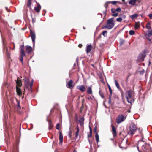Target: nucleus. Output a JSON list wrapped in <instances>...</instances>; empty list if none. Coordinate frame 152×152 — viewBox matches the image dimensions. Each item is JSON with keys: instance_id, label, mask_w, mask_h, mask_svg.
<instances>
[{"instance_id": "nucleus-1", "label": "nucleus", "mask_w": 152, "mask_h": 152, "mask_svg": "<svg viewBox=\"0 0 152 152\" xmlns=\"http://www.w3.org/2000/svg\"><path fill=\"white\" fill-rule=\"evenodd\" d=\"M125 96L128 103L131 104L132 101H134V93L132 90L126 91L125 93Z\"/></svg>"}, {"instance_id": "nucleus-56", "label": "nucleus", "mask_w": 152, "mask_h": 152, "mask_svg": "<svg viewBox=\"0 0 152 152\" xmlns=\"http://www.w3.org/2000/svg\"><path fill=\"white\" fill-rule=\"evenodd\" d=\"M129 77V76H128V77H127V78H126V80H127L128 81V79Z\"/></svg>"}, {"instance_id": "nucleus-49", "label": "nucleus", "mask_w": 152, "mask_h": 152, "mask_svg": "<svg viewBox=\"0 0 152 152\" xmlns=\"http://www.w3.org/2000/svg\"><path fill=\"white\" fill-rule=\"evenodd\" d=\"M148 16L149 17L150 19H152V14H150L148 15Z\"/></svg>"}, {"instance_id": "nucleus-63", "label": "nucleus", "mask_w": 152, "mask_h": 152, "mask_svg": "<svg viewBox=\"0 0 152 152\" xmlns=\"http://www.w3.org/2000/svg\"><path fill=\"white\" fill-rule=\"evenodd\" d=\"M125 1L124 0H123V1Z\"/></svg>"}, {"instance_id": "nucleus-43", "label": "nucleus", "mask_w": 152, "mask_h": 152, "mask_svg": "<svg viewBox=\"0 0 152 152\" xmlns=\"http://www.w3.org/2000/svg\"><path fill=\"white\" fill-rule=\"evenodd\" d=\"M111 96H110V95L109 96V100L108 101V103L109 104H110L111 102Z\"/></svg>"}, {"instance_id": "nucleus-19", "label": "nucleus", "mask_w": 152, "mask_h": 152, "mask_svg": "<svg viewBox=\"0 0 152 152\" xmlns=\"http://www.w3.org/2000/svg\"><path fill=\"white\" fill-rule=\"evenodd\" d=\"M16 91L18 95L19 96H21L22 95V92L21 89L20 88H18L17 86L16 87Z\"/></svg>"}, {"instance_id": "nucleus-25", "label": "nucleus", "mask_w": 152, "mask_h": 152, "mask_svg": "<svg viewBox=\"0 0 152 152\" xmlns=\"http://www.w3.org/2000/svg\"><path fill=\"white\" fill-rule=\"evenodd\" d=\"M77 131L75 132V137L77 138L78 136V133L79 132V129L78 126L77 125L76 127Z\"/></svg>"}, {"instance_id": "nucleus-10", "label": "nucleus", "mask_w": 152, "mask_h": 152, "mask_svg": "<svg viewBox=\"0 0 152 152\" xmlns=\"http://www.w3.org/2000/svg\"><path fill=\"white\" fill-rule=\"evenodd\" d=\"M73 83V81L72 80H71L66 83V86L68 88L72 89L74 87Z\"/></svg>"}, {"instance_id": "nucleus-51", "label": "nucleus", "mask_w": 152, "mask_h": 152, "mask_svg": "<svg viewBox=\"0 0 152 152\" xmlns=\"http://www.w3.org/2000/svg\"><path fill=\"white\" fill-rule=\"evenodd\" d=\"M122 142H121L120 144H119V147L120 148H122L123 147H122L121 146V144H122Z\"/></svg>"}, {"instance_id": "nucleus-32", "label": "nucleus", "mask_w": 152, "mask_h": 152, "mask_svg": "<svg viewBox=\"0 0 152 152\" xmlns=\"http://www.w3.org/2000/svg\"><path fill=\"white\" fill-rule=\"evenodd\" d=\"M99 94L100 95V96L102 98H104V93L102 92L100 90L99 92Z\"/></svg>"}, {"instance_id": "nucleus-24", "label": "nucleus", "mask_w": 152, "mask_h": 152, "mask_svg": "<svg viewBox=\"0 0 152 152\" xmlns=\"http://www.w3.org/2000/svg\"><path fill=\"white\" fill-rule=\"evenodd\" d=\"M84 118L83 117H81L80 119L79 120V122L80 123V125L82 126L84 124Z\"/></svg>"}, {"instance_id": "nucleus-27", "label": "nucleus", "mask_w": 152, "mask_h": 152, "mask_svg": "<svg viewBox=\"0 0 152 152\" xmlns=\"http://www.w3.org/2000/svg\"><path fill=\"white\" fill-rule=\"evenodd\" d=\"M138 16V15L137 14H134L130 16L131 18L133 20L136 18Z\"/></svg>"}, {"instance_id": "nucleus-20", "label": "nucleus", "mask_w": 152, "mask_h": 152, "mask_svg": "<svg viewBox=\"0 0 152 152\" xmlns=\"http://www.w3.org/2000/svg\"><path fill=\"white\" fill-rule=\"evenodd\" d=\"M92 48V46L90 45L87 46L86 48V52L87 53L90 52Z\"/></svg>"}, {"instance_id": "nucleus-57", "label": "nucleus", "mask_w": 152, "mask_h": 152, "mask_svg": "<svg viewBox=\"0 0 152 152\" xmlns=\"http://www.w3.org/2000/svg\"><path fill=\"white\" fill-rule=\"evenodd\" d=\"M6 10L8 12H9V11L8 10H7V7H6Z\"/></svg>"}, {"instance_id": "nucleus-40", "label": "nucleus", "mask_w": 152, "mask_h": 152, "mask_svg": "<svg viewBox=\"0 0 152 152\" xmlns=\"http://www.w3.org/2000/svg\"><path fill=\"white\" fill-rule=\"evenodd\" d=\"M110 2H107L104 4V7L106 9L108 7V3H110Z\"/></svg>"}, {"instance_id": "nucleus-22", "label": "nucleus", "mask_w": 152, "mask_h": 152, "mask_svg": "<svg viewBox=\"0 0 152 152\" xmlns=\"http://www.w3.org/2000/svg\"><path fill=\"white\" fill-rule=\"evenodd\" d=\"M92 86L88 87L87 89V92L88 94H91L92 93Z\"/></svg>"}, {"instance_id": "nucleus-14", "label": "nucleus", "mask_w": 152, "mask_h": 152, "mask_svg": "<svg viewBox=\"0 0 152 152\" xmlns=\"http://www.w3.org/2000/svg\"><path fill=\"white\" fill-rule=\"evenodd\" d=\"M26 51L28 54H29L32 51V48L31 46H26Z\"/></svg>"}, {"instance_id": "nucleus-36", "label": "nucleus", "mask_w": 152, "mask_h": 152, "mask_svg": "<svg viewBox=\"0 0 152 152\" xmlns=\"http://www.w3.org/2000/svg\"><path fill=\"white\" fill-rule=\"evenodd\" d=\"M129 33L130 35H132L134 34V31L133 30H131L129 31Z\"/></svg>"}, {"instance_id": "nucleus-48", "label": "nucleus", "mask_w": 152, "mask_h": 152, "mask_svg": "<svg viewBox=\"0 0 152 152\" xmlns=\"http://www.w3.org/2000/svg\"><path fill=\"white\" fill-rule=\"evenodd\" d=\"M118 2V1H112V2H111V3L113 4V5H115V4L116 3H117Z\"/></svg>"}, {"instance_id": "nucleus-62", "label": "nucleus", "mask_w": 152, "mask_h": 152, "mask_svg": "<svg viewBox=\"0 0 152 152\" xmlns=\"http://www.w3.org/2000/svg\"><path fill=\"white\" fill-rule=\"evenodd\" d=\"M92 66H94V65H92Z\"/></svg>"}, {"instance_id": "nucleus-55", "label": "nucleus", "mask_w": 152, "mask_h": 152, "mask_svg": "<svg viewBox=\"0 0 152 152\" xmlns=\"http://www.w3.org/2000/svg\"><path fill=\"white\" fill-rule=\"evenodd\" d=\"M99 37V38H101V34H100L99 35V37Z\"/></svg>"}, {"instance_id": "nucleus-30", "label": "nucleus", "mask_w": 152, "mask_h": 152, "mask_svg": "<svg viewBox=\"0 0 152 152\" xmlns=\"http://www.w3.org/2000/svg\"><path fill=\"white\" fill-rule=\"evenodd\" d=\"M146 28L148 29H151V27L150 26V22H148L147 23L146 26Z\"/></svg>"}, {"instance_id": "nucleus-26", "label": "nucleus", "mask_w": 152, "mask_h": 152, "mask_svg": "<svg viewBox=\"0 0 152 152\" xmlns=\"http://www.w3.org/2000/svg\"><path fill=\"white\" fill-rule=\"evenodd\" d=\"M140 22H136L135 23V25L134 26V28L136 29H137L138 28H140Z\"/></svg>"}, {"instance_id": "nucleus-6", "label": "nucleus", "mask_w": 152, "mask_h": 152, "mask_svg": "<svg viewBox=\"0 0 152 152\" xmlns=\"http://www.w3.org/2000/svg\"><path fill=\"white\" fill-rule=\"evenodd\" d=\"M124 116L122 114L119 115L116 118V121L117 123L119 124L124 120Z\"/></svg>"}, {"instance_id": "nucleus-39", "label": "nucleus", "mask_w": 152, "mask_h": 152, "mask_svg": "<svg viewBox=\"0 0 152 152\" xmlns=\"http://www.w3.org/2000/svg\"><path fill=\"white\" fill-rule=\"evenodd\" d=\"M120 16V17L121 18L122 20V19H125L126 18V16L124 15H121Z\"/></svg>"}, {"instance_id": "nucleus-8", "label": "nucleus", "mask_w": 152, "mask_h": 152, "mask_svg": "<svg viewBox=\"0 0 152 152\" xmlns=\"http://www.w3.org/2000/svg\"><path fill=\"white\" fill-rule=\"evenodd\" d=\"M114 81L116 87L121 92L122 96H123L124 94V92L122 89L120 88V85L118 83V81L116 80H115Z\"/></svg>"}, {"instance_id": "nucleus-15", "label": "nucleus", "mask_w": 152, "mask_h": 152, "mask_svg": "<svg viewBox=\"0 0 152 152\" xmlns=\"http://www.w3.org/2000/svg\"><path fill=\"white\" fill-rule=\"evenodd\" d=\"M63 136L62 132L60 131L59 134V140L60 141L59 144H61L63 142Z\"/></svg>"}, {"instance_id": "nucleus-33", "label": "nucleus", "mask_w": 152, "mask_h": 152, "mask_svg": "<svg viewBox=\"0 0 152 152\" xmlns=\"http://www.w3.org/2000/svg\"><path fill=\"white\" fill-rule=\"evenodd\" d=\"M108 87L109 91V92L110 93V96H111L112 93V90L109 84H108Z\"/></svg>"}, {"instance_id": "nucleus-23", "label": "nucleus", "mask_w": 152, "mask_h": 152, "mask_svg": "<svg viewBox=\"0 0 152 152\" xmlns=\"http://www.w3.org/2000/svg\"><path fill=\"white\" fill-rule=\"evenodd\" d=\"M137 1H138V3L140 2V1H129V4L134 5L136 4Z\"/></svg>"}, {"instance_id": "nucleus-4", "label": "nucleus", "mask_w": 152, "mask_h": 152, "mask_svg": "<svg viewBox=\"0 0 152 152\" xmlns=\"http://www.w3.org/2000/svg\"><path fill=\"white\" fill-rule=\"evenodd\" d=\"M24 45H22L20 46V54L19 59L20 61L23 64V57L25 56V53L24 50Z\"/></svg>"}, {"instance_id": "nucleus-5", "label": "nucleus", "mask_w": 152, "mask_h": 152, "mask_svg": "<svg viewBox=\"0 0 152 152\" xmlns=\"http://www.w3.org/2000/svg\"><path fill=\"white\" fill-rule=\"evenodd\" d=\"M146 56L145 51L142 52L138 55L137 61L139 62H142L144 61V59Z\"/></svg>"}, {"instance_id": "nucleus-31", "label": "nucleus", "mask_w": 152, "mask_h": 152, "mask_svg": "<svg viewBox=\"0 0 152 152\" xmlns=\"http://www.w3.org/2000/svg\"><path fill=\"white\" fill-rule=\"evenodd\" d=\"M95 137L97 142L98 143L99 141V136L98 133L95 134Z\"/></svg>"}, {"instance_id": "nucleus-11", "label": "nucleus", "mask_w": 152, "mask_h": 152, "mask_svg": "<svg viewBox=\"0 0 152 152\" xmlns=\"http://www.w3.org/2000/svg\"><path fill=\"white\" fill-rule=\"evenodd\" d=\"M146 37L148 40L149 41V43H151V39H152V30L150 31L148 34L146 35Z\"/></svg>"}, {"instance_id": "nucleus-29", "label": "nucleus", "mask_w": 152, "mask_h": 152, "mask_svg": "<svg viewBox=\"0 0 152 152\" xmlns=\"http://www.w3.org/2000/svg\"><path fill=\"white\" fill-rule=\"evenodd\" d=\"M49 129H51L53 127V125L52 124L51 121H49Z\"/></svg>"}, {"instance_id": "nucleus-46", "label": "nucleus", "mask_w": 152, "mask_h": 152, "mask_svg": "<svg viewBox=\"0 0 152 152\" xmlns=\"http://www.w3.org/2000/svg\"><path fill=\"white\" fill-rule=\"evenodd\" d=\"M107 31H104L103 32H102V34H103V35L104 36V37H105L106 36V35H105V34H107Z\"/></svg>"}, {"instance_id": "nucleus-52", "label": "nucleus", "mask_w": 152, "mask_h": 152, "mask_svg": "<svg viewBox=\"0 0 152 152\" xmlns=\"http://www.w3.org/2000/svg\"><path fill=\"white\" fill-rule=\"evenodd\" d=\"M88 141H89V144H90V145L91 146V144H92V142H91L90 141V140L89 139L88 140Z\"/></svg>"}, {"instance_id": "nucleus-45", "label": "nucleus", "mask_w": 152, "mask_h": 152, "mask_svg": "<svg viewBox=\"0 0 152 152\" xmlns=\"http://www.w3.org/2000/svg\"><path fill=\"white\" fill-rule=\"evenodd\" d=\"M122 20L120 17L118 18H117L116 20L118 22H121L122 21Z\"/></svg>"}, {"instance_id": "nucleus-42", "label": "nucleus", "mask_w": 152, "mask_h": 152, "mask_svg": "<svg viewBox=\"0 0 152 152\" xmlns=\"http://www.w3.org/2000/svg\"><path fill=\"white\" fill-rule=\"evenodd\" d=\"M60 124L59 123H58L56 126V129L58 130H59V126H60Z\"/></svg>"}, {"instance_id": "nucleus-41", "label": "nucleus", "mask_w": 152, "mask_h": 152, "mask_svg": "<svg viewBox=\"0 0 152 152\" xmlns=\"http://www.w3.org/2000/svg\"><path fill=\"white\" fill-rule=\"evenodd\" d=\"M140 74L143 75L145 72V71L144 69L140 71L139 72Z\"/></svg>"}, {"instance_id": "nucleus-54", "label": "nucleus", "mask_w": 152, "mask_h": 152, "mask_svg": "<svg viewBox=\"0 0 152 152\" xmlns=\"http://www.w3.org/2000/svg\"><path fill=\"white\" fill-rule=\"evenodd\" d=\"M18 106L19 107V108H20V103H18Z\"/></svg>"}, {"instance_id": "nucleus-60", "label": "nucleus", "mask_w": 152, "mask_h": 152, "mask_svg": "<svg viewBox=\"0 0 152 152\" xmlns=\"http://www.w3.org/2000/svg\"><path fill=\"white\" fill-rule=\"evenodd\" d=\"M140 15H141V16L142 17V16H143V15H142V14Z\"/></svg>"}, {"instance_id": "nucleus-21", "label": "nucleus", "mask_w": 152, "mask_h": 152, "mask_svg": "<svg viewBox=\"0 0 152 152\" xmlns=\"http://www.w3.org/2000/svg\"><path fill=\"white\" fill-rule=\"evenodd\" d=\"M25 83L26 87L28 88L29 86V80L28 79L26 78L25 80Z\"/></svg>"}, {"instance_id": "nucleus-35", "label": "nucleus", "mask_w": 152, "mask_h": 152, "mask_svg": "<svg viewBox=\"0 0 152 152\" xmlns=\"http://www.w3.org/2000/svg\"><path fill=\"white\" fill-rule=\"evenodd\" d=\"M6 50V52H7V56L8 58H9L10 57V55L9 54V52L8 51V49L6 48L4 49V50Z\"/></svg>"}, {"instance_id": "nucleus-44", "label": "nucleus", "mask_w": 152, "mask_h": 152, "mask_svg": "<svg viewBox=\"0 0 152 152\" xmlns=\"http://www.w3.org/2000/svg\"><path fill=\"white\" fill-rule=\"evenodd\" d=\"M97 126H95V127L94 128V133H95V134H96V133H97Z\"/></svg>"}, {"instance_id": "nucleus-2", "label": "nucleus", "mask_w": 152, "mask_h": 152, "mask_svg": "<svg viewBox=\"0 0 152 152\" xmlns=\"http://www.w3.org/2000/svg\"><path fill=\"white\" fill-rule=\"evenodd\" d=\"M137 127L136 125L133 122H131L129 126V130L128 132V134L132 136L134 135L136 131Z\"/></svg>"}, {"instance_id": "nucleus-61", "label": "nucleus", "mask_w": 152, "mask_h": 152, "mask_svg": "<svg viewBox=\"0 0 152 152\" xmlns=\"http://www.w3.org/2000/svg\"><path fill=\"white\" fill-rule=\"evenodd\" d=\"M13 45H14V48H15V45H14V43H13Z\"/></svg>"}, {"instance_id": "nucleus-59", "label": "nucleus", "mask_w": 152, "mask_h": 152, "mask_svg": "<svg viewBox=\"0 0 152 152\" xmlns=\"http://www.w3.org/2000/svg\"><path fill=\"white\" fill-rule=\"evenodd\" d=\"M78 58H77L76 59V60H77V61H78Z\"/></svg>"}, {"instance_id": "nucleus-16", "label": "nucleus", "mask_w": 152, "mask_h": 152, "mask_svg": "<svg viewBox=\"0 0 152 152\" xmlns=\"http://www.w3.org/2000/svg\"><path fill=\"white\" fill-rule=\"evenodd\" d=\"M111 11L113 14L112 15V16L114 17H117L118 15V13L116 12L115 10V9L112 8L111 9Z\"/></svg>"}, {"instance_id": "nucleus-18", "label": "nucleus", "mask_w": 152, "mask_h": 152, "mask_svg": "<svg viewBox=\"0 0 152 152\" xmlns=\"http://www.w3.org/2000/svg\"><path fill=\"white\" fill-rule=\"evenodd\" d=\"M121 85L123 88L124 89H125V84L126 86L127 85H128V81L127 80H125V81H123L121 83Z\"/></svg>"}, {"instance_id": "nucleus-7", "label": "nucleus", "mask_w": 152, "mask_h": 152, "mask_svg": "<svg viewBox=\"0 0 152 152\" xmlns=\"http://www.w3.org/2000/svg\"><path fill=\"white\" fill-rule=\"evenodd\" d=\"M35 2L37 4V6L34 7V11L37 13H39L41 9V7L39 3L37 2L36 1Z\"/></svg>"}, {"instance_id": "nucleus-28", "label": "nucleus", "mask_w": 152, "mask_h": 152, "mask_svg": "<svg viewBox=\"0 0 152 152\" xmlns=\"http://www.w3.org/2000/svg\"><path fill=\"white\" fill-rule=\"evenodd\" d=\"M89 129H90V134H88V137H91L92 136V129L91 127L89 126Z\"/></svg>"}, {"instance_id": "nucleus-38", "label": "nucleus", "mask_w": 152, "mask_h": 152, "mask_svg": "<svg viewBox=\"0 0 152 152\" xmlns=\"http://www.w3.org/2000/svg\"><path fill=\"white\" fill-rule=\"evenodd\" d=\"M33 82H34V80H31V83L29 85V86H30L31 89V88L33 86Z\"/></svg>"}, {"instance_id": "nucleus-47", "label": "nucleus", "mask_w": 152, "mask_h": 152, "mask_svg": "<svg viewBox=\"0 0 152 152\" xmlns=\"http://www.w3.org/2000/svg\"><path fill=\"white\" fill-rule=\"evenodd\" d=\"M115 10L116 12H120L121 11V9L120 7H118L116 9H115Z\"/></svg>"}, {"instance_id": "nucleus-37", "label": "nucleus", "mask_w": 152, "mask_h": 152, "mask_svg": "<svg viewBox=\"0 0 152 152\" xmlns=\"http://www.w3.org/2000/svg\"><path fill=\"white\" fill-rule=\"evenodd\" d=\"M72 131L71 130H70L69 132V138L70 139H72Z\"/></svg>"}, {"instance_id": "nucleus-9", "label": "nucleus", "mask_w": 152, "mask_h": 152, "mask_svg": "<svg viewBox=\"0 0 152 152\" xmlns=\"http://www.w3.org/2000/svg\"><path fill=\"white\" fill-rule=\"evenodd\" d=\"M30 33L32 42L33 44L34 45L36 38L35 34L34 31L31 30H30Z\"/></svg>"}, {"instance_id": "nucleus-17", "label": "nucleus", "mask_w": 152, "mask_h": 152, "mask_svg": "<svg viewBox=\"0 0 152 152\" xmlns=\"http://www.w3.org/2000/svg\"><path fill=\"white\" fill-rule=\"evenodd\" d=\"M17 86L20 87L22 85V83L19 77L17 78V81H16Z\"/></svg>"}, {"instance_id": "nucleus-34", "label": "nucleus", "mask_w": 152, "mask_h": 152, "mask_svg": "<svg viewBox=\"0 0 152 152\" xmlns=\"http://www.w3.org/2000/svg\"><path fill=\"white\" fill-rule=\"evenodd\" d=\"M31 1H28L27 6L28 7L31 8Z\"/></svg>"}, {"instance_id": "nucleus-53", "label": "nucleus", "mask_w": 152, "mask_h": 152, "mask_svg": "<svg viewBox=\"0 0 152 152\" xmlns=\"http://www.w3.org/2000/svg\"><path fill=\"white\" fill-rule=\"evenodd\" d=\"M124 42V41H121L120 42V45H122Z\"/></svg>"}, {"instance_id": "nucleus-12", "label": "nucleus", "mask_w": 152, "mask_h": 152, "mask_svg": "<svg viewBox=\"0 0 152 152\" xmlns=\"http://www.w3.org/2000/svg\"><path fill=\"white\" fill-rule=\"evenodd\" d=\"M77 88L83 92L86 90V88L83 85H79L77 86Z\"/></svg>"}, {"instance_id": "nucleus-3", "label": "nucleus", "mask_w": 152, "mask_h": 152, "mask_svg": "<svg viewBox=\"0 0 152 152\" xmlns=\"http://www.w3.org/2000/svg\"><path fill=\"white\" fill-rule=\"evenodd\" d=\"M113 18L108 19L107 21V23L104 26V28L110 29L112 28L114 26V23H113Z\"/></svg>"}, {"instance_id": "nucleus-50", "label": "nucleus", "mask_w": 152, "mask_h": 152, "mask_svg": "<svg viewBox=\"0 0 152 152\" xmlns=\"http://www.w3.org/2000/svg\"><path fill=\"white\" fill-rule=\"evenodd\" d=\"M82 46H83V45H82V44H80L78 45V47L80 48H81L82 47Z\"/></svg>"}, {"instance_id": "nucleus-58", "label": "nucleus", "mask_w": 152, "mask_h": 152, "mask_svg": "<svg viewBox=\"0 0 152 152\" xmlns=\"http://www.w3.org/2000/svg\"><path fill=\"white\" fill-rule=\"evenodd\" d=\"M83 29H86L85 27H83Z\"/></svg>"}, {"instance_id": "nucleus-13", "label": "nucleus", "mask_w": 152, "mask_h": 152, "mask_svg": "<svg viewBox=\"0 0 152 152\" xmlns=\"http://www.w3.org/2000/svg\"><path fill=\"white\" fill-rule=\"evenodd\" d=\"M112 132L113 135L114 137H115L117 135V132L116 131V129L114 126L112 125Z\"/></svg>"}]
</instances>
